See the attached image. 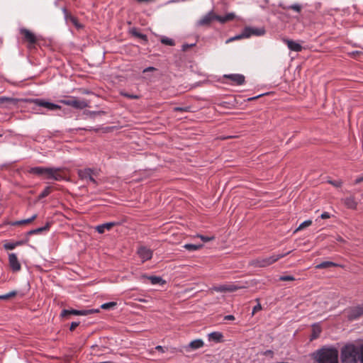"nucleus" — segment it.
Segmentation results:
<instances>
[{
    "label": "nucleus",
    "mask_w": 363,
    "mask_h": 363,
    "mask_svg": "<svg viewBox=\"0 0 363 363\" xmlns=\"http://www.w3.org/2000/svg\"><path fill=\"white\" fill-rule=\"evenodd\" d=\"M196 44L195 43H192V44H184L182 45V50L183 51H186L188 49H189L190 48H192Z\"/></svg>",
    "instance_id": "obj_45"
},
{
    "label": "nucleus",
    "mask_w": 363,
    "mask_h": 363,
    "mask_svg": "<svg viewBox=\"0 0 363 363\" xmlns=\"http://www.w3.org/2000/svg\"><path fill=\"white\" fill-rule=\"evenodd\" d=\"M37 216H38L37 214H34L33 216H31L30 218H29L28 219H23V220L15 221L12 223V225H26V224L30 223L31 222H33L34 220H35L37 218Z\"/></svg>",
    "instance_id": "obj_24"
},
{
    "label": "nucleus",
    "mask_w": 363,
    "mask_h": 363,
    "mask_svg": "<svg viewBox=\"0 0 363 363\" xmlns=\"http://www.w3.org/2000/svg\"><path fill=\"white\" fill-rule=\"evenodd\" d=\"M1 136V135H0V137Z\"/></svg>",
    "instance_id": "obj_58"
},
{
    "label": "nucleus",
    "mask_w": 363,
    "mask_h": 363,
    "mask_svg": "<svg viewBox=\"0 0 363 363\" xmlns=\"http://www.w3.org/2000/svg\"><path fill=\"white\" fill-rule=\"evenodd\" d=\"M279 280L280 281H294L295 280V278L293 277V276H290V275H284V276H281L279 277Z\"/></svg>",
    "instance_id": "obj_40"
},
{
    "label": "nucleus",
    "mask_w": 363,
    "mask_h": 363,
    "mask_svg": "<svg viewBox=\"0 0 363 363\" xmlns=\"http://www.w3.org/2000/svg\"><path fill=\"white\" fill-rule=\"evenodd\" d=\"M318 363H338V351L334 348H323L315 354Z\"/></svg>",
    "instance_id": "obj_2"
},
{
    "label": "nucleus",
    "mask_w": 363,
    "mask_h": 363,
    "mask_svg": "<svg viewBox=\"0 0 363 363\" xmlns=\"http://www.w3.org/2000/svg\"><path fill=\"white\" fill-rule=\"evenodd\" d=\"M216 20V14L214 13L213 11H209L206 15L203 16L199 21L197 22V26H207L211 24L212 21Z\"/></svg>",
    "instance_id": "obj_13"
},
{
    "label": "nucleus",
    "mask_w": 363,
    "mask_h": 363,
    "mask_svg": "<svg viewBox=\"0 0 363 363\" xmlns=\"http://www.w3.org/2000/svg\"><path fill=\"white\" fill-rule=\"evenodd\" d=\"M188 108H183V107H175L174 110L175 111H186Z\"/></svg>",
    "instance_id": "obj_50"
},
{
    "label": "nucleus",
    "mask_w": 363,
    "mask_h": 363,
    "mask_svg": "<svg viewBox=\"0 0 363 363\" xmlns=\"http://www.w3.org/2000/svg\"><path fill=\"white\" fill-rule=\"evenodd\" d=\"M250 30V29H244V30L242 31V33L241 34L235 35L233 38L228 39L226 40V43H228L232 42L235 40H240V39L245 38H249Z\"/></svg>",
    "instance_id": "obj_23"
},
{
    "label": "nucleus",
    "mask_w": 363,
    "mask_h": 363,
    "mask_svg": "<svg viewBox=\"0 0 363 363\" xmlns=\"http://www.w3.org/2000/svg\"><path fill=\"white\" fill-rule=\"evenodd\" d=\"M62 12L67 22H71L78 29L82 28V25L79 23L78 20L74 16L70 14L66 8L62 9Z\"/></svg>",
    "instance_id": "obj_16"
},
{
    "label": "nucleus",
    "mask_w": 363,
    "mask_h": 363,
    "mask_svg": "<svg viewBox=\"0 0 363 363\" xmlns=\"http://www.w3.org/2000/svg\"><path fill=\"white\" fill-rule=\"evenodd\" d=\"M13 99L9 97L1 96L0 97V104H3L6 102L13 101Z\"/></svg>",
    "instance_id": "obj_44"
},
{
    "label": "nucleus",
    "mask_w": 363,
    "mask_h": 363,
    "mask_svg": "<svg viewBox=\"0 0 363 363\" xmlns=\"http://www.w3.org/2000/svg\"><path fill=\"white\" fill-rule=\"evenodd\" d=\"M242 288V286H238L234 284H228L213 286L212 290L217 292H233Z\"/></svg>",
    "instance_id": "obj_12"
},
{
    "label": "nucleus",
    "mask_w": 363,
    "mask_h": 363,
    "mask_svg": "<svg viewBox=\"0 0 363 363\" xmlns=\"http://www.w3.org/2000/svg\"><path fill=\"white\" fill-rule=\"evenodd\" d=\"M345 206L350 209H356L357 206V202L354 196H350L342 200Z\"/></svg>",
    "instance_id": "obj_20"
},
{
    "label": "nucleus",
    "mask_w": 363,
    "mask_h": 363,
    "mask_svg": "<svg viewBox=\"0 0 363 363\" xmlns=\"http://www.w3.org/2000/svg\"><path fill=\"white\" fill-rule=\"evenodd\" d=\"M183 247L186 250L196 251V250L201 249L203 247V245L186 244Z\"/></svg>",
    "instance_id": "obj_31"
},
{
    "label": "nucleus",
    "mask_w": 363,
    "mask_h": 363,
    "mask_svg": "<svg viewBox=\"0 0 363 363\" xmlns=\"http://www.w3.org/2000/svg\"><path fill=\"white\" fill-rule=\"evenodd\" d=\"M79 325V322H72L71 323L69 330L71 331H73Z\"/></svg>",
    "instance_id": "obj_47"
},
{
    "label": "nucleus",
    "mask_w": 363,
    "mask_h": 363,
    "mask_svg": "<svg viewBox=\"0 0 363 363\" xmlns=\"http://www.w3.org/2000/svg\"><path fill=\"white\" fill-rule=\"evenodd\" d=\"M50 227V223H47L46 225L44 226V227H41V228H36V229H34V230H31L30 231H28L27 233L28 235H33V234H38V233H40L42 232H43L44 230H49Z\"/></svg>",
    "instance_id": "obj_27"
},
{
    "label": "nucleus",
    "mask_w": 363,
    "mask_h": 363,
    "mask_svg": "<svg viewBox=\"0 0 363 363\" xmlns=\"http://www.w3.org/2000/svg\"><path fill=\"white\" fill-rule=\"evenodd\" d=\"M77 175L81 180L89 182L96 186L98 184L95 177H98L99 172L96 169L85 168L77 170Z\"/></svg>",
    "instance_id": "obj_4"
},
{
    "label": "nucleus",
    "mask_w": 363,
    "mask_h": 363,
    "mask_svg": "<svg viewBox=\"0 0 363 363\" xmlns=\"http://www.w3.org/2000/svg\"><path fill=\"white\" fill-rule=\"evenodd\" d=\"M204 345L203 341L201 339H196L191 341L188 345L185 346V350L190 352L202 347Z\"/></svg>",
    "instance_id": "obj_17"
},
{
    "label": "nucleus",
    "mask_w": 363,
    "mask_h": 363,
    "mask_svg": "<svg viewBox=\"0 0 363 363\" xmlns=\"http://www.w3.org/2000/svg\"><path fill=\"white\" fill-rule=\"evenodd\" d=\"M262 309L260 303L257 304L252 309V315Z\"/></svg>",
    "instance_id": "obj_46"
},
{
    "label": "nucleus",
    "mask_w": 363,
    "mask_h": 363,
    "mask_svg": "<svg viewBox=\"0 0 363 363\" xmlns=\"http://www.w3.org/2000/svg\"><path fill=\"white\" fill-rule=\"evenodd\" d=\"M347 318L350 320H354L363 315V303L352 307L347 310Z\"/></svg>",
    "instance_id": "obj_8"
},
{
    "label": "nucleus",
    "mask_w": 363,
    "mask_h": 363,
    "mask_svg": "<svg viewBox=\"0 0 363 363\" xmlns=\"http://www.w3.org/2000/svg\"><path fill=\"white\" fill-rule=\"evenodd\" d=\"M99 309H94V310H67L64 309L61 312V316L65 317L68 315H87L94 313H99Z\"/></svg>",
    "instance_id": "obj_9"
},
{
    "label": "nucleus",
    "mask_w": 363,
    "mask_h": 363,
    "mask_svg": "<svg viewBox=\"0 0 363 363\" xmlns=\"http://www.w3.org/2000/svg\"><path fill=\"white\" fill-rule=\"evenodd\" d=\"M223 335L219 332H213L208 334V340L216 342H220L223 341Z\"/></svg>",
    "instance_id": "obj_22"
},
{
    "label": "nucleus",
    "mask_w": 363,
    "mask_h": 363,
    "mask_svg": "<svg viewBox=\"0 0 363 363\" xmlns=\"http://www.w3.org/2000/svg\"><path fill=\"white\" fill-rule=\"evenodd\" d=\"M51 193V187L50 186H46L44 190L40 193L39 195L40 199L45 198L48 196Z\"/></svg>",
    "instance_id": "obj_34"
},
{
    "label": "nucleus",
    "mask_w": 363,
    "mask_h": 363,
    "mask_svg": "<svg viewBox=\"0 0 363 363\" xmlns=\"http://www.w3.org/2000/svg\"><path fill=\"white\" fill-rule=\"evenodd\" d=\"M4 247L6 250H13L16 247L15 242H7L4 243Z\"/></svg>",
    "instance_id": "obj_39"
},
{
    "label": "nucleus",
    "mask_w": 363,
    "mask_h": 363,
    "mask_svg": "<svg viewBox=\"0 0 363 363\" xmlns=\"http://www.w3.org/2000/svg\"><path fill=\"white\" fill-rule=\"evenodd\" d=\"M284 41L286 43V44L287 45L289 50L295 51V52L301 51L302 46L299 43H298L294 40H287V39L284 40Z\"/></svg>",
    "instance_id": "obj_19"
},
{
    "label": "nucleus",
    "mask_w": 363,
    "mask_h": 363,
    "mask_svg": "<svg viewBox=\"0 0 363 363\" xmlns=\"http://www.w3.org/2000/svg\"><path fill=\"white\" fill-rule=\"evenodd\" d=\"M20 34L22 35V40L23 43H27V48L28 49H33L35 48V45L38 42V37L31 32L30 30L22 28L19 30Z\"/></svg>",
    "instance_id": "obj_5"
},
{
    "label": "nucleus",
    "mask_w": 363,
    "mask_h": 363,
    "mask_svg": "<svg viewBox=\"0 0 363 363\" xmlns=\"http://www.w3.org/2000/svg\"><path fill=\"white\" fill-rule=\"evenodd\" d=\"M224 319L227 320H235V317L233 315H228L225 316Z\"/></svg>",
    "instance_id": "obj_51"
},
{
    "label": "nucleus",
    "mask_w": 363,
    "mask_h": 363,
    "mask_svg": "<svg viewBox=\"0 0 363 363\" xmlns=\"http://www.w3.org/2000/svg\"><path fill=\"white\" fill-rule=\"evenodd\" d=\"M223 77L228 79L231 85H242L245 81V76L240 74H225Z\"/></svg>",
    "instance_id": "obj_10"
},
{
    "label": "nucleus",
    "mask_w": 363,
    "mask_h": 363,
    "mask_svg": "<svg viewBox=\"0 0 363 363\" xmlns=\"http://www.w3.org/2000/svg\"><path fill=\"white\" fill-rule=\"evenodd\" d=\"M279 363H287V362H279Z\"/></svg>",
    "instance_id": "obj_57"
},
{
    "label": "nucleus",
    "mask_w": 363,
    "mask_h": 363,
    "mask_svg": "<svg viewBox=\"0 0 363 363\" xmlns=\"http://www.w3.org/2000/svg\"><path fill=\"white\" fill-rule=\"evenodd\" d=\"M60 102L65 105L70 106L77 109H83L88 106V104L85 100H79L73 96L61 100Z\"/></svg>",
    "instance_id": "obj_6"
},
{
    "label": "nucleus",
    "mask_w": 363,
    "mask_h": 363,
    "mask_svg": "<svg viewBox=\"0 0 363 363\" xmlns=\"http://www.w3.org/2000/svg\"><path fill=\"white\" fill-rule=\"evenodd\" d=\"M137 252L143 262L150 259L152 257V251L144 246L140 247Z\"/></svg>",
    "instance_id": "obj_14"
},
{
    "label": "nucleus",
    "mask_w": 363,
    "mask_h": 363,
    "mask_svg": "<svg viewBox=\"0 0 363 363\" xmlns=\"http://www.w3.org/2000/svg\"><path fill=\"white\" fill-rule=\"evenodd\" d=\"M154 70H155V67H148L145 68L143 70V72H152V71H154Z\"/></svg>",
    "instance_id": "obj_52"
},
{
    "label": "nucleus",
    "mask_w": 363,
    "mask_h": 363,
    "mask_svg": "<svg viewBox=\"0 0 363 363\" xmlns=\"http://www.w3.org/2000/svg\"><path fill=\"white\" fill-rule=\"evenodd\" d=\"M62 170V168L47 167L45 179H54L55 181L63 180L65 177L61 173Z\"/></svg>",
    "instance_id": "obj_7"
},
{
    "label": "nucleus",
    "mask_w": 363,
    "mask_h": 363,
    "mask_svg": "<svg viewBox=\"0 0 363 363\" xmlns=\"http://www.w3.org/2000/svg\"><path fill=\"white\" fill-rule=\"evenodd\" d=\"M257 97H258V96H257ZM256 99V97L250 98V100H252V99Z\"/></svg>",
    "instance_id": "obj_56"
},
{
    "label": "nucleus",
    "mask_w": 363,
    "mask_h": 363,
    "mask_svg": "<svg viewBox=\"0 0 363 363\" xmlns=\"http://www.w3.org/2000/svg\"><path fill=\"white\" fill-rule=\"evenodd\" d=\"M156 350H157L159 351H162V346H157L156 347Z\"/></svg>",
    "instance_id": "obj_55"
},
{
    "label": "nucleus",
    "mask_w": 363,
    "mask_h": 363,
    "mask_svg": "<svg viewBox=\"0 0 363 363\" xmlns=\"http://www.w3.org/2000/svg\"><path fill=\"white\" fill-rule=\"evenodd\" d=\"M284 9H291L294 10L298 13H299L301 11V6L297 4L289 6L287 7H284Z\"/></svg>",
    "instance_id": "obj_36"
},
{
    "label": "nucleus",
    "mask_w": 363,
    "mask_h": 363,
    "mask_svg": "<svg viewBox=\"0 0 363 363\" xmlns=\"http://www.w3.org/2000/svg\"><path fill=\"white\" fill-rule=\"evenodd\" d=\"M337 266H339V264H337L335 262L326 261V262H323L320 263L319 264H317L315 266V269H325V268H328V267H337Z\"/></svg>",
    "instance_id": "obj_26"
},
{
    "label": "nucleus",
    "mask_w": 363,
    "mask_h": 363,
    "mask_svg": "<svg viewBox=\"0 0 363 363\" xmlns=\"http://www.w3.org/2000/svg\"><path fill=\"white\" fill-rule=\"evenodd\" d=\"M340 359L342 363H363V343L344 346L341 350Z\"/></svg>",
    "instance_id": "obj_1"
},
{
    "label": "nucleus",
    "mask_w": 363,
    "mask_h": 363,
    "mask_svg": "<svg viewBox=\"0 0 363 363\" xmlns=\"http://www.w3.org/2000/svg\"><path fill=\"white\" fill-rule=\"evenodd\" d=\"M32 102L35 105L41 106V107H44L49 111H55V110H59L61 108V107L59 105L49 102V101H46L41 99H33Z\"/></svg>",
    "instance_id": "obj_11"
},
{
    "label": "nucleus",
    "mask_w": 363,
    "mask_h": 363,
    "mask_svg": "<svg viewBox=\"0 0 363 363\" xmlns=\"http://www.w3.org/2000/svg\"><path fill=\"white\" fill-rule=\"evenodd\" d=\"M119 223H117V222H109V223H103L101 225H97L96 227V231L100 233V234H102L104 233L106 230H110L113 227L118 225Z\"/></svg>",
    "instance_id": "obj_18"
},
{
    "label": "nucleus",
    "mask_w": 363,
    "mask_h": 363,
    "mask_svg": "<svg viewBox=\"0 0 363 363\" xmlns=\"http://www.w3.org/2000/svg\"><path fill=\"white\" fill-rule=\"evenodd\" d=\"M9 262L13 272H18L21 270V266L15 253L9 255Z\"/></svg>",
    "instance_id": "obj_15"
},
{
    "label": "nucleus",
    "mask_w": 363,
    "mask_h": 363,
    "mask_svg": "<svg viewBox=\"0 0 363 363\" xmlns=\"http://www.w3.org/2000/svg\"><path fill=\"white\" fill-rule=\"evenodd\" d=\"M132 34L134 35V36H136L138 38H140L141 39H143V40L145 41H147V35H145V34H143V33H139L136 29H133L132 31H131Z\"/></svg>",
    "instance_id": "obj_33"
},
{
    "label": "nucleus",
    "mask_w": 363,
    "mask_h": 363,
    "mask_svg": "<svg viewBox=\"0 0 363 363\" xmlns=\"http://www.w3.org/2000/svg\"><path fill=\"white\" fill-rule=\"evenodd\" d=\"M290 252L291 251H289L286 253L273 255L267 257H258L255 259H253L251 262V264L255 267H266L274 264L279 259L284 257Z\"/></svg>",
    "instance_id": "obj_3"
},
{
    "label": "nucleus",
    "mask_w": 363,
    "mask_h": 363,
    "mask_svg": "<svg viewBox=\"0 0 363 363\" xmlns=\"http://www.w3.org/2000/svg\"><path fill=\"white\" fill-rule=\"evenodd\" d=\"M235 18V14L234 13H229L224 16L216 15V21H218L220 23H225L226 22L233 21Z\"/></svg>",
    "instance_id": "obj_21"
},
{
    "label": "nucleus",
    "mask_w": 363,
    "mask_h": 363,
    "mask_svg": "<svg viewBox=\"0 0 363 363\" xmlns=\"http://www.w3.org/2000/svg\"><path fill=\"white\" fill-rule=\"evenodd\" d=\"M330 217V215L328 212H324L320 216V218L323 219H327V218H329Z\"/></svg>",
    "instance_id": "obj_49"
},
{
    "label": "nucleus",
    "mask_w": 363,
    "mask_h": 363,
    "mask_svg": "<svg viewBox=\"0 0 363 363\" xmlns=\"http://www.w3.org/2000/svg\"><path fill=\"white\" fill-rule=\"evenodd\" d=\"M197 237L200 238L201 240L204 242L211 241V240H213V238H214L213 237L204 236L202 235H198Z\"/></svg>",
    "instance_id": "obj_43"
},
{
    "label": "nucleus",
    "mask_w": 363,
    "mask_h": 363,
    "mask_svg": "<svg viewBox=\"0 0 363 363\" xmlns=\"http://www.w3.org/2000/svg\"><path fill=\"white\" fill-rule=\"evenodd\" d=\"M328 183L335 187H340L342 185V182L341 180H337V181L329 180Z\"/></svg>",
    "instance_id": "obj_41"
},
{
    "label": "nucleus",
    "mask_w": 363,
    "mask_h": 363,
    "mask_svg": "<svg viewBox=\"0 0 363 363\" xmlns=\"http://www.w3.org/2000/svg\"><path fill=\"white\" fill-rule=\"evenodd\" d=\"M116 306V302H108V303H106L102 304L101 306V308L102 309L108 310V309H111V308H113Z\"/></svg>",
    "instance_id": "obj_37"
},
{
    "label": "nucleus",
    "mask_w": 363,
    "mask_h": 363,
    "mask_svg": "<svg viewBox=\"0 0 363 363\" xmlns=\"http://www.w3.org/2000/svg\"><path fill=\"white\" fill-rule=\"evenodd\" d=\"M312 221L311 220H306L300 224L298 228H297V230H301L306 227H308L311 225Z\"/></svg>",
    "instance_id": "obj_38"
},
{
    "label": "nucleus",
    "mask_w": 363,
    "mask_h": 363,
    "mask_svg": "<svg viewBox=\"0 0 363 363\" xmlns=\"http://www.w3.org/2000/svg\"><path fill=\"white\" fill-rule=\"evenodd\" d=\"M15 242L16 247L21 245L25 243L24 241H17V242Z\"/></svg>",
    "instance_id": "obj_54"
},
{
    "label": "nucleus",
    "mask_w": 363,
    "mask_h": 363,
    "mask_svg": "<svg viewBox=\"0 0 363 363\" xmlns=\"http://www.w3.org/2000/svg\"><path fill=\"white\" fill-rule=\"evenodd\" d=\"M321 333V328L318 324L313 325L312 335L311 340L316 339Z\"/></svg>",
    "instance_id": "obj_28"
},
{
    "label": "nucleus",
    "mask_w": 363,
    "mask_h": 363,
    "mask_svg": "<svg viewBox=\"0 0 363 363\" xmlns=\"http://www.w3.org/2000/svg\"><path fill=\"white\" fill-rule=\"evenodd\" d=\"M273 354H274V352L272 350H266L263 352V355L264 356H269L271 357H273Z\"/></svg>",
    "instance_id": "obj_48"
},
{
    "label": "nucleus",
    "mask_w": 363,
    "mask_h": 363,
    "mask_svg": "<svg viewBox=\"0 0 363 363\" xmlns=\"http://www.w3.org/2000/svg\"><path fill=\"white\" fill-rule=\"evenodd\" d=\"M245 29H250L249 37L252 35H262L264 33V30L262 28H245Z\"/></svg>",
    "instance_id": "obj_29"
},
{
    "label": "nucleus",
    "mask_w": 363,
    "mask_h": 363,
    "mask_svg": "<svg viewBox=\"0 0 363 363\" xmlns=\"http://www.w3.org/2000/svg\"><path fill=\"white\" fill-rule=\"evenodd\" d=\"M362 182H363V176L357 178L354 181V184H357L361 183Z\"/></svg>",
    "instance_id": "obj_53"
},
{
    "label": "nucleus",
    "mask_w": 363,
    "mask_h": 363,
    "mask_svg": "<svg viewBox=\"0 0 363 363\" xmlns=\"http://www.w3.org/2000/svg\"><path fill=\"white\" fill-rule=\"evenodd\" d=\"M46 170L47 167H35L30 169V173L37 175H44L45 177Z\"/></svg>",
    "instance_id": "obj_25"
},
{
    "label": "nucleus",
    "mask_w": 363,
    "mask_h": 363,
    "mask_svg": "<svg viewBox=\"0 0 363 363\" xmlns=\"http://www.w3.org/2000/svg\"><path fill=\"white\" fill-rule=\"evenodd\" d=\"M148 279L152 284H162L164 283V281L160 277H146Z\"/></svg>",
    "instance_id": "obj_30"
},
{
    "label": "nucleus",
    "mask_w": 363,
    "mask_h": 363,
    "mask_svg": "<svg viewBox=\"0 0 363 363\" xmlns=\"http://www.w3.org/2000/svg\"><path fill=\"white\" fill-rule=\"evenodd\" d=\"M121 94L126 98L132 99H138L140 98V96L138 95L130 94L128 93H121Z\"/></svg>",
    "instance_id": "obj_42"
},
{
    "label": "nucleus",
    "mask_w": 363,
    "mask_h": 363,
    "mask_svg": "<svg viewBox=\"0 0 363 363\" xmlns=\"http://www.w3.org/2000/svg\"><path fill=\"white\" fill-rule=\"evenodd\" d=\"M16 295V291H11L9 293L1 295L0 296V299L6 300V299H9L10 298L14 297Z\"/></svg>",
    "instance_id": "obj_35"
},
{
    "label": "nucleus",
    "mask_w": 363,
    "mask_h": 363,
    "mask_svg": "<svg viewBox=\"0 0 363 363\" xmlns=\"http://www.w3.org/2000/svg\"><path fill=\"white\" fill-rule=\"evenodd\" d=\"M161 43L166 45L173 46L174 45V41L167 37H162L160 40Z\"/></svg>",
    "instance_id": "obj_32"
}]
</instances>
